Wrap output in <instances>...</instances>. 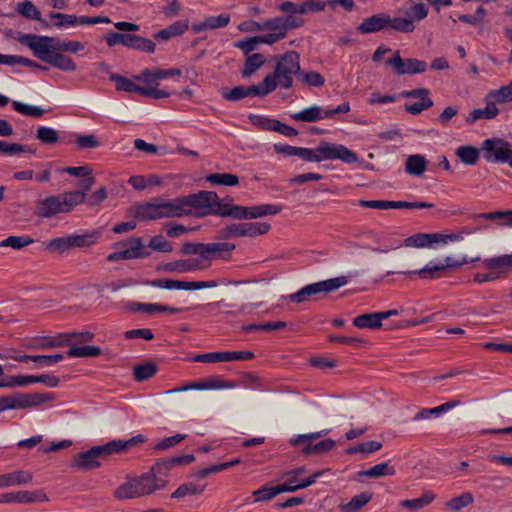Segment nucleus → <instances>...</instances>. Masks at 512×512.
<instances>
[{"instance_id": "412c9836", "label": "nucleus", "mask_w": 512, "mask_h": 512, "mask_svg": "<svg viewBox=\"0 0 512 512\" xmlns=\"http://www.w3.org/2000/svg\"><path fill=\"white\" fill-rule=\"evenodd\" d=\"M132 480L138 497L152 494L166 485V482L163 479L157 478L153 472L145 473Z\"/></svg>"}, {"instance_id": "c85d7f7f", "label": "nucleus", "mask_w": 512, "mask_h": 512, "mask_svg": "<svg viewBox=\"0 0 512 512\" xmlns=\"http://www.w3.org/2000/svg\"><path fill=\"white\" fill-rule=\"evenodd\" d=\"M189 29L188 20L175 21L164 29H161L153 34V38L157 41H167L172 37L182 35Z\"/></svg>"}, {"instance_id": "423d86ee", "label": "nucleus", "mask_w": 512, "mask_h": 512, "mask_svg": "<svg viewBox=\"0 0 512 512\" xmlns=\"http://www.w3.org/2000/svg\"><path fill=\"white\" fill-rule=\"evenodd\" d=\"M302 18L277 16L262 21V31L269 33L262 35L263 44L273 45L284 39L289 30L303 26Z\"/></svg>"}, {"instance_id": "603ef678", "label": "nucleus", "mask_w": 512, "mask_h": 512, "mask_svg": "<svg viewBox=\"0 0 512 512\" xmlns=\"http://www.w3.org/2000/svg\"><path fill=\"white\" fill-rule=\"evenodd\" d=\"M487 99L496 103H508L512 101V81L508 85L489 91Z\"/></svg>"}, {"instance_id": "0e129e2a", "label": "nucleus", "mask_w": 512, "mask_h": 512, "mask_svg": "<svg viewBox=\"0 0 512 512\" xmlns=\"http://www.w3.org/2000/svg\"><path fill=\"white\" fill-rule=\"evenodd\" d=\"M262 35L249 37L243 40L236 41L234 47L240 49L246 56L254 51L258 44H263Z\"/></svg>"}, {"instance_id": "69168bd1", "label": "nucleus", "mask_w": 512, "mask_h": 512, "mask_svg": "<svg viewBox=\"0 0 512 512\" xmlns=\"http://www.w3.org/2000/svg\"><path fill=\"white\" fill-rule=\"evenodd\" d=\"M33 242L34 240L29 236H9L0 242V247H11L19 250Z\"/></svg>"}, {"instance_id": "9d476101", "label": "nucleus", "mask_w": 512, "mask_h": 512, "mask_svg": "<svg viewBox=\"0 0 512 512\" xmlns=\"http://www.w3.org/2000/svg\"><path fill=\"white\" fill-rule=\"evenodd\" d=\"M117 246L120 249L107 256L109 262L145 258L150 255V252L143 245V240L140 237H130L127 240L119 242Z\"/></svg>"}, {"instance_id": "e433bc0d", "label": "nucleus", "mask_w": 512, "mask_h": 512, "mask_svg": "<svg viewBox=\"0 0 512 512\" xmlns=\"http://www.w3.org/2000/svg\"><path fill=\"white\" fill-rule=\"evenodd\" d=\"M135 218L142 221L157 220L159 219L158 208L155 200L139 204L134 209Z\"/></svg>"}, {"instance_id": "4468645a", "label": "nucleus", "mask_w": 512, "mask_h": 512, "mask_svg": "<svg viewBox=\"0 0 512 512\" xmlns=\"http://www.w3.org/2000/svg\"><path fill=\"white\" fill-rule=\"evenodd\" d=\"M48 501L49 497L43 488L35 490H19L0 494V504H34Z\"/></svg>"}, {"instance_id": "4be33fe9", "label": "nucleus", "mask_w": 512, "mask_h": 512, "mask_svg": "<svg viewBox=\"0 0 512 512\" xmlns=\"http://www.w3.org/2000/svg\"><path fill=\"white\" fill-rule=\"evenodd\" d=\"M104 456L100 446L92 447L90 450L77 454L71 466L78 470H90L100 466L99 457Z\"/></svg>"}, {"instance_id": "e2e57ef3", "label": "nucleus", "mask_w": 512, "mask_h": 512, "mask_svg": "<svg viewBox=\"0 0 512 512\" xmlns=\"http://www.w3.org/2000/svg\"><path fill=\"white\" fill-rule=\"evenodd\" d=\"M113 494L119 500L133 499L138 497L132 479L121 484L117 489H115Z\"/></svg>"}, {"instance_id": "4c0bfd02", "label": "nucleus", "mask_w": 512, "mask_h": 512, "mask_svg": "<svg viewBox=\"0 0 512 512\" xmlns=\"http://www.w3.org/2000/svg\"><path fill=\"white\" fill-rule=\"evenodd\" d=\"M499 110L491 99L486 98L485 108H477L471 111L467 117L468 123H474L479 119H492L498 114Z\"/></svg>"}, {"instance_id": "8fccbe9b", "label": "nucleus", "mask_w": 512, "mask_h": 512, "mask_svg": "<svg viewBox=\"0 0 512 512\" xmlns=\"http://www.w3.org/2000/svg\"><path fill=\"white\" fill-rule=\"evenodd\" d=\"M212 185L236 186L239 183L238 176L231 173H212L205 177Z\"/></svg>"}, {"instance_id": "a18cd8bd", "label": "nucleus", "mask_w": 512, "mask_h": 512, "mask_svg": "<svg viewBox=\"0 0 512 512\" xmlns=\"http://www.w3.org/2000/svg\"><path fill=\"white\" fill-rule=\"evenodd\" d=\"M474 218L485 220H500L502 221L500 223L501 226L512 228V210L480 213L476 214Z\"/></svg>"}, {"instance_id": "7c9ffc66", "label": "nucleus", "mask_w": 512, "mask_h": 512, "mask_svg": "<svg viewBox=\"0 0 512 512\" xmlns=\"http://www.w3.org/2000/svg\"><path fill=\"white\" fill-rule=\"evenodd\" d=\"M289 487L285 485H276V486H262L261 488L252 492V496L254 497L253 502H263L269 501L276 497L277 495L289 492Z\"/></svg>"}, {"instance_id": "ddd939ff", "label": "nucleus", "mask_w": 512, "mask_h": 512, "mask_svg": "<svg viewBox=\"0 0 512 512\" xmlns=\"http://www.w3.org/2000/svg\"><path fill=\"white\" fill-rule=\"evenodd\" d=\"M385 63L391 66L397 75L424 73L428 67L423 60L416 58L402 59L399 51H396Z\"/></svg>"}, {"instance_id": "72a5a7b5", "label": "nucleus", "mask_w": 512, "mask_h": 512, "mask_svg": "<svg viewBox=\"0 0 512 512\" xmlns=\"http://www.w3.org/2000/svg\"><path fill=\"white\" fill-rule=\"evenodd\" d=\"M325 112L318 105H313L305 108L299 112L291 114V118L296 121L302 122H316L325 119Z\"/></svg>"}, {"instance_id": "052dcab7", "label": "nucleus", "mask_w": 512, "mask_h": 512, "mask_svg": "<svg viewBox=\"0 0 512 512\" xmlns=\"http://www.w3.org/2000/svg\"><path fill=\"white\" fill-rule=\"evenodd\" d=\"M12 108L25 116L39 118L44 114V110L38 106H32L20 101H12Z\"/></svg>"}, {"instance_id": "dca6fc26", "label": "nucleus", "mask_w": 512, "mask_h": 512, "mask_svg": "<svg viewBox=\"0 0 512 512\" xmlns=\"http://www.w3.org/2000/svg\"><path fill=\"white\" fill-rule=\"evenodd\" d=\"M429 95L430 91L426 88L404 90L399 94V96L403 98H415L419 100L418 102H407L404 105L405 111L412 115H418L433 106V100Z\"/></svg>"}, {"instance_id": "13d9d810", "label": "nucleus", "mask_w": 512, "mask_h": 512, "mask_svg": "<svg viewBox=\"0 0 512 512\" xmlns=\"http://www.w3.org/2000/svg\"><path fill=\"white\" fill-rule=\"evenodd\" d=\"M16 11L25 18L42 21L40 11L31 1L26 0L18 3Z\"/></svg>"}, {"instance_id": "6ab92c4d", "label": "nucleus", "mask_w": 512, "mask_h": 512, "mask_svg": "<svg viewBox=\"0 0 512 512\" xmlns=\"http://www.w3.org/2000/svg\"><path fill=\"white\" fill-rule=\"evenodd\" d=\"M152 287L175 290H198L217 286L215 281H181L173 279H155L149 283Z\"/></svg>"}, {"instance_id": "ea45409f", "label": "nucleus", "mask_w": 512, "mask_h": 512, "mask_svg": "<svg viewBox=\"0 0 512 512\" xmlns=\"http://www.w3.org/2000/svg\"><path fill=\"white\" fill-rule=\"evenodd\" d=\"M352 324L359 329H378L382 326L378 312L361 314L353 319Z\"/></svg>"}, {"instance_id": "bf43d9fd", "label": "nucleus", "mask_w": 512, "mask_h": 512, "mask_svg": "<svg viewBox=\"0 0 512 512\" xmlns=\"http://www.w3.org/2000/svg\"><path fill=\"white\" fill-rule=\"evenodd\" d=\"M156 372L157 366L152 362H146L136 365L134 367L133 375L136 381H144L154 376Z\"/></svg>"}, {"instance_id": "393cba45", "label": "nucleus", "mask_w": 512, "mask_h": 512, "mask_svg": "<svg viewBox=\"0 0 512 512\" xmlns=\"http://www.w3.org/2000/svg\"><path fill=\"white\" fill-rule=\"evenodd\" d=\"M158 208L159 219L182 217V205L180 197L172 200H164L162 198H154Z\"/></svg>"}, {"instance_id": "864d4df0", "label": "nucleus", "mask_w": 512, "mask_h": 512, "mask_svg": "<svg viewBox=\"0 0 512 512\" xmlns=\"http://www.w3.org/2000/svg\"><path fill=\"white\" fill-rule=\"evenodd\" d=\"M457 157L466 165H473L479 158V151L469 145L460 146L456 150Z\"/></svg>"}, {"instance_id": "0eeeda50", "label": "nucleus", "mask_w": 512, "mask_h": 512, "mask_svg": "<svg viewBox=\"0 0 512 512\" xmlns=\"http://www.w3.org/2000/svg\"><path fill=\"white\" fill-rule=\"evenodd\" d=\"M348 283L347 276H338L324 281L315 282L304 286L295 293L287 296V298L294 303H302L309 300L310 297L319 293L333 292Z\"/></svg>"}, {"instance_id": "de8ad7c7", "label": "nucleus", "mask_w": 512, "mask_h": 512, "mask_svg": "<svg viewBox=\"0 0 512 512\" xmlns=\"http://www.w3.org/2000/svg\"><path fill=\"white\" fill-rule=\"evenodd\" d=\"M395 474L394 467L390 466L388 463H379L369 469L360 471L358 473L359 476H365L370 478H379L382 476H392Z\"/></svg>"}, {"instance_id": "c03bdc74", "label": "nucleus", "mask_w": 512, "mask_h": 512, "mask_svg": "<svg viewBox=\"0 0 512 512\" xmlns=\"http://www.w3.org/2000/svg\"><path fill=\"white\" fill-rule=\"evenodd\" d=\"M372 499V494L369 492H362L352 497L347 503L339 505L341 512H357L360 508L365 506Z\"/></svg>"}, {"instance_id": "c9c22d12", "label": "nucleus", "mask_w": 512, "mask_h": 512, "mask_svg": "<svg viewBox=\"0 0 512 512\" xmlns=\"http://www.w3.org/2000/svg\"><path fill=\"white\" fill-rule=\"evenodd\" d=\"M427 160L423 155H410L405 162V171L409 175L420 177L426 171Z\"/></svg>"}, {"instance_id": "2eb2a0df", "label": "nucleus", "mask_w": 512, "mask_h": 512, "mask_svg": "<svg viewBox=\"0 0 512 512\" xmlns=\"http://www.w3.org/2000/svg\"><path fill=\"white\" fill-rule=\"evenodd\" d=\"M268 79H263L258 85L236 86L230 90H224L222 96L228 101H238L248 96H266L271 93V83Z\"/></svg>"}, {"instance_id": "5701e85b", "label": "nucleus", "mask_w": 512, "mask_h": 512, "mask_svg": "<svg viewBox=\"0 0 512 512\" xmlns=\"http://www.w3.org/2000/svg\"><path fill=\"white\" fill-rule=\"evenodd\" d=\"M16 409L36 407L53 399L51 393H14Z\"/></svg>"}, {"instance_id": "5fc2aeb1", "label": "nucleus", "mask_w": 512, "mask_h": 512, "mask_svg": "<svg viewBox=\"0 0 512 512\" xmlns=\"http://www.w3.org/2000/svg\"><path fill=\"white\" fill-rule=\"evenodd\" d=\"M473 501V495L470 492H465L447 501L445 507L451 511H459L470 505Z\"/></svg>"}, {"instance_id": "2f4dec72", "label": "nucleus", "mask_w": 512, "mask_h": 512, "mask_svg": "<svg viewBox=\"0 0 512 512\" xmlns=\"http://www.w3.org/2000/svg\"><path fill=\"white\" fill-rule=\"evenodd\" d=\"M12 359L18 362H28L33 361L36 363H41L46 366H52L64 359V355L61 353L53 354V355H16L12 356Z\"/></svg>"}, {"instance_id": "49530a36", "label": "nucleus", "mask_w": 512, "mask_h": 512, "mask_svg": "<svg viewBox=\"0 0 512 512\" xmlns=\"http://www.w3.org/2000/svg\"><path fill=\"white\" fill-rule=\"evenodd\" d=\"M206 488L205 484L194 482L184 483L180 485L171 495L172 498L180 499L187 495L201 494Z\"/></svg>"}, {"instance_id": "20e7f679", "label": "nucleus", "mask_w": 512, "mask_h": 512, "mask_svg": "<svg viewBox=\"0 0 512 512\" xmlns=\"http://www.w3.org/2000/svg\"><path fill=\"white\" fill-rule=\"evenodd\" d=\"M276 66L272 74L264 79H269L271 92L279 85L283 89H289L293 84V76L300 74V56L295 51H288L283 55L275 57Z\"/></svg>"}, {"instance_id": "a878e982", "label": "nucleus", "mask_w": 512, "mask_h": 512, "mask_svg": "<svg viewBox=\"0 0 512 512\" xmlns=\"http://www.w3.org/2000/svg\"><path fill=\"white\" fill-rule=\"evenodd\" d=\"M145 441L143 435L138 434L127 440H113L105 445L100 446V449L104 456L112 453H118L130 449L136 445L142 444Z\"/></svg>"}, {"instance_id": "a19ab883", "label": "nucleus", "mask_w": 512, "mask_h": 512, "mask_svg": "<svg viewBox=\"0 0 512 512\" xmlns=\"http://www.w3.org/2000/svg\"><path fill=\"white\" fill-rule=\"evenodd\" d=\"M71 243L73 248H86L94 245L100 238V232L88 231L81 234H72Z\"/></svg>"}, {"instance_id": "f3484780", "label": "nucleus", "mask_w": 512, "mask_h": 512, "mask_svg": "<svg viewBox=\"0 0 512 512\" xmlns=\"http://www.w3.org/2000/svg\"><path fill=\"white\" fill-rule=\"evenodd\" d=\"M254 354L250 351H220L197 354L192 357L195 362L215 363L250 360Z\"/></svg>"}, {"instance_id": "774afa93", "label": "nucleus", "mask_w": 512, "mask_h": 512, "mask_svg": "<svg viewBox=\"0 0 512 512\" xmlns=\"http://www.w3.org/2000/svg\"><path fill=\"white\" fill-rule=\"evenodd\" d=\"M382 448V444L378 441H367L360 443L356 446L349 447L346 450L347 454H356V453H363V454H369L376 452Z\"/></svg>"}, {"instance_id": "473e14b6", "label": "nucleus", "mask_w": 512, "mask_h": 512, "mask_svg": "<svg viewBox=\"0 0 512 512\" xmlns=\"http://www.w3.org/2000/svg\"><path fill=\"white\" fill-rule=\"evenodd\" d=\"M109 79L115 83L117 91H124L128 93H137L143 96L145 86H139L131 79L125 78L117 74H110Z\"/></svg>"}, {"instance_id": "f8f14e48", "label": "nucleus", "mask_w": 512, "mask_h": 512, "mask_svg": "<svg viewBox=\"0 0 512 512\" xmlns=\"http://www.w3.org/2000/svg\"><path fill=\"white\" fill-rule=\"evenodd\" d=\"M269 229L270 225L265 222L233 223L219 230V238L255 237L266 234Z\"/></svg>"}, {"instance_id": "79ce46f5", "label": "nucleus", "mask_w": 512, "mask_h": 512, "mask_svg": "<svg viewBox=\"0 0 512 512\" xmlns=\"http://www.w3.org/2000/svg\"><path fill=\"white\" fill-rule=\"evenodd\" d=\"M49 59L50 60H48L47 63L59 70L66 72H73L76 70L75 62L60 51H53Z\"/></svg>"}, {"instance_id": "9b49d317", "label": "nucleus", "mask_w": 512, "mask_h": 512, "mask_svg": "<svg viewBox=\"0 0 512 512\" xmlns=\"http://www.w3.org/2000/svg\"><path fill=\"white\" fill-rule=\"evenodd\" d=\"M18 42L27 46L38 59L47 63L54 50V38L37 34H20Z\"/></svg>"}, {"instance_id": "f704fd0d", "label": "nucleus", "mask_w": 512, "mask_h": 512, "mask_svg": "<svg viewBox=\"0 0 512 512\" xmlns=\"http://www.w3.org/2000/svg\"><path fill=\"white\" fill-rule=\"evenodd\" d=\"M137 36L136 34L111 32L105 35V40L109 47L121 44L129 49H134Z\"/></svg>"}, {"instance_id": "3c124183", "label": "nucleus", "mask_w": 512, "mask_h": 512, "mask_svg": "<svg viewBox=\"0 0 512 512\" xmlns=\"http://www.w3.org/2000/svg\"><path fill=\"white\" fill-rule=\"evenodd\" d=\"M334 447H335V441L330 438H327V439L321 440L315 444L308 443L307 445L303 446L302 453L305 455L322 454V453L332 450Z\"/></svg>"}, {"instance_id": "cd10ccee", "label": "nucleus", "mask_w": 512, "mask_h": 512, "mask_svg": "<svg viewBox=\"0 0 512 512\" xmlns=\"http://www.w3.org/2000/svg\"><path fill=\"white\" fill-rule=\"evenodd\" d=\"M483 265L486 269H490L492 272H497L499 278L500 274L512 271V253L485 258L483 260Z\"/></svg>"}, {"instance_id": "f257e3e1", "label": "nucleus", "mask_w": 512, "mask_h": 512, "mask_svg": "<svg viewBox=\"0 0 512 512\" xmlns=\"http://www.w3.org/2000/svg\"><path fill=\"white\" fill-rule=\"evenodd\" d=\"M427 15L428 8L425 4L415 3L405 10L404 17H391L387 13H377L364 18L357 26V31L363 35L387 30L411 33L416 28L415 22L425 19Z\"/></svg>"}, {"instance_id": "aec40b11", "label": "nucleus", "mask_w": 512, "mask_h": 512, "mask_svg": "<svg viewBox=\"0 0 512 512\" xmlns=\"http://www.w3.org/2000/svg\"><path fill=\"white\" fill-rule=\"evenodd\" d=\"M401 245L413 248H432V242L430 241V233H417L404 239L403 244L399 241L395 246L386 247H370L362 246L363 248L369 249L375 253H387L392 249L399 248Z\"/></svg>"}, {"instance_id": "bb28decb", "label": "nucleus", "mask_w": 512, "mask_h": 512, "mask_svg": "<svg viewBox=\"0 0 512 512\" xmlns=\"http://www.w3.org/2000/svg\"><path fill=\"white\" fill-rule=\"evenodd\" d=\"M32 480V473L24 470H17L6 474H1L0 489L16 485H28L32 482Z\"/></svg>"}, {"instance_id": "7ed1b4c3", "label": "nucleus", "mask_w": 512, "mask_h": 512, "mask_svg": "<svg viewBox=\"0 0 512 512\" xmlns=\"http://www.w3.org/2000/svg\"><path fill=\"white\" fill-rule=\"evenodd\" d=\"M234 249L235 245L228 242H185L181 247V253L189 256L197 255L198 257L189 259L200 261L205 270L210 267L213 259L217 257L226 258Z\"/></svg>"}, {"instance_id": "09e8293b", "label": "nucleus", "mask_w": 512, "mask_h": 512, "mask_svg": "<svg viewBox=\"0 0 512 512\" xmlns=\"http://www.w3.org/2000/svg\"><path fill=\"white\" fill-rule=\"evenodd\" d=\"M67 351V356L75 358L97 357L101 354V349L97 346H75L71 343Z\"/></svg>"}, {"instance_id": "338daca9", "label": "nucleus", "mask_w": 512, "mask_h": 512, "mask_svg": "<svg viewBox=\"0 0 512 512\" xmlns=\"http://www.w3.org/2000/svg\"><path fill=\"white\" fill-rule=\"evenodd\" d=\"M36 383V375H15L8 377L3 385L9 388L25 387Z\"/></svg>"}, {"instance_id": "4d7b16f0", "label": "nucleus", "mask_w": 512, "mask_h": 512, "mask_svg": "<svg viewBox=\"0 0 512 512\" xmlns=\"http://www.w3.org/2000/svg\"><path fill=\"white\" fill-rule=\"evenodd\" d=\"M35 137L41 143L47 145L55 144L59 140L58 132L55 129L47 126H40L36 130Z\"/></svg>"}, {"instance_id": "37998d69", "label": "nucleus", "mask_w": 512, "mask_h": 512, "mask_svg": "<svg viewBox=\"0 0 512 512\" xmlns=\"http://www.w3.org/2000/svg\"><path fill=\"white\" fill-rule=\"evenodd\" d=\"M265 61V57L261 53L248 55L241 70L242 76L244 78L250 77L264 65Z\"/></svg>"}, {"instance_id": "b1692460", "label": "nucleus", "mask_w": 512, "mask_h": 512, "mask_svg": "<svg viewBox=\"0 0 512 512\" xmlns=\"http://www.w3.org/2000/svg\"><path fill=\"white\" fill-rule=\"evenodd\" d=\"M231 17L228 13H222L217 16H207L202 21L194 23L191 30L198 34L207 30L224 28L230 23Z\"/></svg>"}, {"instance_id": "1a4fd4ad", "label": "nucleus", "mask_w": 512, "mask_h": 512, "mask_svg": "<svg viewBox=\"0 0 512 512\" xmlns=\"http://www.w3.org/2000/svg\"><path fill=\"white\" fill-rule=\"evenodd\" d=\"M484 158L488 162L507 164L512 168L511 144L502 138L486 139L482 143Z\"/></svg>"}, {"instance_id": "680f3d73", "label": "nucleus", "mask_w": 512, "mask_h": 512, "mask_svg": "<svg viewBox=\"0 0 512 512\" xmlns=\"http://www.w3.org/2000/svg\"><path fill=\"white\" fill-rule=\"evenodd\" d=\"M281 211V207L273 204H261L250 208V219L268 215H275Z\"/></svg>"}, {"instance_id": "6e6552de", "label": "nucleus", "mask_w": 512, "mask_h": 512, "mask_svg": "<svg viewBox=\"0 0 512 512\" xmlns=\"http://www.w3.org/2000/svg\"><path fill=\"white\" fill-rule=\"evenodd\" d=\"M217 199V193L213 191H200L180 197L183 216L196 213L197 215H209L212 204Z\"/></svg>"}, {"instance_id": "58836bf2", "label": "nucleus", "mask_w": 512, "mask_h": 512, "mask_svg": "<svg viewBox=\"0 0 512 512\" xmlns=\"http://www.w3.org/2000/svg\"><path fill=\"white\" fill-rule=\"evenodd\" d=\"M131 310L135 312H146V313H154V312H169V313H181L185 309L178 307H171L167 305H162L158 303H134L131 306Z\"/></svg>"}, {"instance_id": "6e6d98bb", "label": "nucleus", "mask_w": 512, "mask_h": 512, "mask_svg": "<svg viewBox=\"0 0 512 512\" xmlns=\"http://www.w3.org/2000/svg\"><path fill=\"white\" fill-rule=\"evenodd\" d=\"M46 249H48L51 252H58L60 254L72 249L70 235L65 237H57L49 240L46 243Z\"/></svg>"}, {"instance_id": "c756f323", "label": "nucleus", "mask_w": 512, "mask_h": 512, "mask_svg": "<svg viewBox=\"0 0 512 512\" xmlns=\"http://www.w3.org/2000/svg\"><path fill=\"white\" fill-rule=\"evenodd\" d=\"M162 269L168 272L188 273L204 270V265H201L200 261L190 260L188 258L166 263L163 265Z\"/></svg>"}, {"instance_id": "f03ea898", "label": "nucleus", "mask_w": 512, "mask_h": 512, "mask_svg": "<svg viewBox=\"0 0 512 512\" xmlns=\"http://www.w3.org/2000/svg\"><path fill=\"white\" fill-rule=\"evenodd\" d=\"M298 157L306 162L340 160L346 164L355 163L357 154L342 144L321 141L316 148L299 147Z\"/></svg>"}, {"instance_id": "a211bd4d", "label": "nucleus", "mask_w": 512, "mask_h": 512, "mask_svg": "<svg viewBox=\"0 0 512 512\" xmlns=\"http://www.w3.org/2000/svg\"><path fill=\"white\" fill-rule=\"evenodd\" d=\"M357 204L361 207L372 209H422L433 208V203L428 202H407V201H388V200H359Z\"/></svg>"}, {"instance_id": "39448f33", "label": "nucleus", "mask_w": 512, "mask_h": 512, "mask_svg": "<svg viewBox=\"0 0 512 512\" xmlns=\"http://www.w3.org/2000/svg\"><path fill=\"white\" fill-rule=\"evenodd\" d=\"M85 200L84 192H65L49 196L39 201L36 215L41 218H50L56 214L68 213Z\"/></svg>"}]
</instances>
